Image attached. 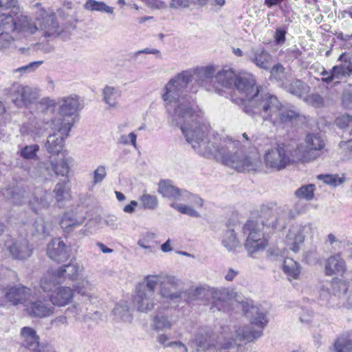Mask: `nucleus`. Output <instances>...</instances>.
Segmentation results:
<instances>
[{"instance_id": "nucleus-41", "label": "nucleus", "mask_w": 352, "mask_h": 352, "mask_svg": "<svg viewBox=\"0 0 352 352\" xmlns=\"http://www.w3.org/2000/svg\"><path fill=\"white\" fill-rule=\"evenodd\" d=\"M141 207L144 210H154L159 205L158 199L155 195L143 193L140 197Z\"/></svg>"}, {"instance_id": "nucleus-46", "label": "nucleus", "mask_w": 352, "mask_h": 352, "mask_svg": "<svg viewBox=\"0 0 352 352\" xmlns=\"http://www.w3.org/2000/svg\"><path fill=\"white\" fill-rule=\"evenodd\" d=\"M314 190L315 186L314 184L304 185L296 191L295 195L299 198L311 200L314 197Z\"/></svg>"}, {"instance_id": "nucleus-10", "label": "nucleus", "mask_w": 352, "mask_h": 352, "mask_svg": "<svg viewBox=\"0 0 352 352\" xmlns=\"http://www.w3.org/2000/svg\"><path fill=\"white\" fill-rule=\"evenodd\" d=\"M296 217V213L288 207L280 206L275 208L263 207L260 217L261 223L274 229H284L287 223Z\"/></svg>"}, {"instance_id": "nucleus-20", "label": "nucleus", "mask_w": 352, "mask_h": 352, "mask_svg": "<svg viewBox=\"0 0 352 352\" xmlns=\"http://www.w3.org/2000/svg\"><path fill=\"white\" fill-rule=\"evenodd\" d=\"M47 254L52 260L60 263L69 257V250L60 239H53L47 245Z\"/></svg>"}, {"instance_id": "nucleus-13", "label": "nucleus", "mask_w": 352, "mask_h": 352, "mask_svg": "<svg viewBox=\"0 0 352 352\" xmlns=\"http://www.w3.org/2000/svg\"><path fill=\"white\" fill-rule=\"evenodd\" d=\"M305 144L302 151L300 147L295 148L298 151L297 156H299V160L309 161L316 159L322 154L326 146L325 140L318 133H308L305 137Z\"/></svg>"}, {"instance_id": "nucleus-51", "label": "nucleus", "mask_w": 352, "mask_h": 352, "mask_svg": "<svg viewBox=\"0 0 352 352\" xmlns=\"http://www.w3.org/2000/svg\"><path fill=\"white\" fill-rule=\"evenodd\" d=\"M53 169L56 175H67L69 171L67 160L62 159L58 163H54L53 161Z\"/></svg>"}, {"instance_id": "nucleus-14", "label": "nucleus", "mask_w": 352, "mask_h": 352, "mask_svg": "<svg viewBox=\"0 0 352 352\" xmlns=\"http://www.w3.org/2000/svg\"><path fill=\"white\" fill-rule=\"evenodd\" d=\"M313 226L311 223L296 224L291 227L286 236V243L289 250L295 253L300 251L306 236H312Z\"/></svg>"}, {"instance_id": "nucleus-34", "label": "nucleus", "mask_w": 352, "mask_h": 352, "mask_svg": "<svg viewBox=\"0 0 352 352\" xmlns=\"http://www.w3.org/2000/svg\"><path fill=\"white\" fill-rule=\"evenodd\" d=\"M56 270L63 283L66 279L74 280L77 278L80 272V265L76 263H70L56 269Z\"/></svg>"}, {"instance_id": "nucleus-57", "label": "nucleus", "mask_w": 352, "mask_h": 352, "mask_svg": "<svg viewBox=\"0 0 352 352\" xmlns=\"http://www.w3.org/2000/svg\"><path fill=\"white\" fill-rule=\"evenodd\" d=\"M271 74L276 80L282 82L285 77V67L278 63L272 68Z\"/></svg>"}, {"instance_id": "nucleus-40", "label": "nucleus", "mask_w": 352, "mask_h": 352, "mask_svg": "<svg viewBox=\"0 0 352 352\" xmlns=\"http://www.w3.org/2000/svg\"><path fill=\"white\" fill-rule=\"evenodd\" d=\"M103 99L104 101L110 107H116L117 104V99L120 96V91L116 89L114 87L106 86L103 89Z\"/></svg>"}, {"instance_id": "nucleus-44", "label": "nucleus", "mask_w": 352, "mask_h": 352, "mask_svg": "<svg viewBox=\"0 0 352 352\" xmlns=\"http://www.w3.org/2000/svg\"><path fill=\"white\" fill-rule=\"evenodd\" d=\"M333 350L335 352H352V340L339 337L334 342Z\"/></svg>"}, {"instance_id": "nucleus-59", "label": "nucleus", "mask_w": 352, "mask_h": 352, "mask_svg": "<svg viewBox=\"0 0 352 352\" xmlns=\"http://www.w3.org/2000/svg\"><path fill=\"white\" fill-rule=\"evenodd\" d=\"M107 173L105 167L103 166H98L94 172L93 183L96 184L101 182L106 177Z\"/></svg>"}, {"instance_id": "nucleus-22", "label": "nucleus", "mask_w": 352, "mask_h": 352, "mask_svg": "<svg viewBox=\"0 0 352 352\" xmlns=\"http://www.w3.org/2000/svg\"><path fill=\"white\" fill-rule=\"evenodd\" d=\"M247 56L257 67L265 70L270 68L272 56L263 47H252Z\"/></svg>"}, {"instance_id": "nucleus-38", "label": "nucleus", "mask_w": 352, "mask_h": 352, "mask_svg": "<svg viewBox=\"0 0 352 352\" xmlns=\"http://www.w3.org/2000/svg\"><path fill=\"white\" fill-rule=\"evenodd\" d=\"M283 270L289 278L297 279L300 274V266L293 258H286L283 262Z\"/></svg>"}, {"instance_id": "nucleus-23", "label": "nucleus", "mask_w": 352, "mask_h": 352, "mask_svg": "<svg viewBox=\"0 0 352 352\" xmlns=\"http://www.w3.org/2000/svg\"><path fill=\"white\" fill-rule=\"evenodd\" d=\"M281 86L288 93L293 96L303 98L310 91L309 85L299 79H294L290 82H282Z\"/></svg>"}, {"instance_id": "nucleus-24", "label": "nucleus", "mask_w": 352, "mask_h": 352, "mask_svg": "<svg viewBox=\"0 0 352 352\" xmlns=\"http://www.w3.org/2000/svg\"><path fill=\"white\" fill-rule=\"evenodd\" d=\"M40 342V337L34 329L30 327H23L21 329L20 344L22 347L30 351Z\"/></svg>"}, {"instance_id": "nucleus-35", "label": "nucleus", "mask_w": 352, "mask_h": 352, "mask_svg": "<svg viewBox=\"0 0 352 352\" xmlns=\"http://www.w3.org/2000/svg\"><path fill=\"white\" fill-rule=\"evenodd\" d=\"M84 220V217L77 218L73 212H65L60 221V226L65 232L69 233L82 225Z\"/></svg>"}, {"instance_id": "nucleus-62", "label": "nucleus", "mask_w": 352, "mask_h": 352, "mask_svg": "<svg viewBox=\"0 0 352 352\" xmlns=\"http://www.w3.org/2000/svg\"><path fill=\"white\" fill-rule=\"evenodd\" d=\"M190 6V0H170L169 7L172 9H184Z\"/></svg>"}, {"instance_id": "nucleus-26", "label": "nucleus", "mask_w": 352, "mask_h": 352, "mask_svg": "<svg viewBox=\"0 0 352 352\" xmlns=\"http://www.w3.org/2000/svg\"><path fill=\"white\" fill-rule=\"evenodd\" d=\"M62 283L60 276H58L56 269H50L41 278L39 285L44 292L52 293L54 291V289Z\"/></svg>"}, {"instance_id": "nucleus-64", "label": "nucleus", "mask_w": 352, "mask_h": 352, "mask_svg": "<svg viewBox=\"0 0 352 352\" xmlns=\"http://www.w3.org/2000/svg\"><path fill=\"white\" fill-rule=\"evenodd\" d=\"M286 30L281 28H278L276 30L274 34L275 41L277 44L280 45L285 41Z\"/></svg>"}, {"instance_id": "nucleus-55", "label": "nucleus", "mask_w": 352, "mask_h": 352, "mask_svg": "<svg viewBox=\"0 0 352 352\" xmlns=\"http://www.w3.org/2000/svg\"><path fill=\"white\" fill-rule=\"evenodd\" d=\"M136 140H137V135L131 132L129 135H122L120 136V138L118 139L117 143L119 144L122 145H128L131 144L133 145L135 148H136Z\"/></svg>"}, {"instance_id": "nucleus-48", "label": "nucleus", "mask_w": 352, "mask_h": 352, "mask_svg": "<svg viewBox=\"0 0 352 352\" xmlns=\"http://www.w3.org/2000/svg\"><path fill=\"white\" fill-rule=\"evenodd\" d=\"M170 207L178 210L182 214H187L192 217H199L200 214L198 212L194 210L192 207L177 204V203H172L170 204Z\"/></svg>"}, {"instance_id": "nucleus-61", "label": "nucleus", "mask_w": 352, "mask_h": 352, "mask_svg": "<svg viewBox=\"0 0 352 352\" xmlns=\"http://www.w3.org/2000/svg\"><path fill=\"white\" fill-rule=\"evenodd\" d=\"M342 104L346 109H352V90L346 89L344 91L342 97Z\"/></svg>"}, {"instance_id": "nucleus-11", "label": "nucleus", "mask_w": 352, "mask_h": 352, "mask_svg": "<svg viewBox=\"0 0 352 352\" xmlns=\"http://www.w3.org/2000/svg\"><path fill=\"white\" fill-rule=\"evenodd\" d=\"M35 20L38 24V33L45 38L52 40L57 38L64 31L56 18L55 13L39 8Z\"/></svg>"}, {"instance_id": "nucleus-4", "label": "nucleus", "mask_w": 352, "mask_h": 352, "mask_svg": "<svg viewBox=\"0 0 352 352\" xmlns=\"http://www.w3.org/2000/svg\"><path fill=\"white\" fill-rule=\"evenodd\" d=\"M94 286L87 279H82L76 286L75 291L80 296L79 300L84 303L94 305L98 302V297L91 292ZM74 296V290L69 287L61 286L54 289L49 296L52 306L65 307L69 305Z\"/></svg>"}, {"instance_id": "nucleus-17", "label": "nucleus", "mask_w": 352, "mask_h": 352, "mask_svg": "<svg viewBox=\"0 0 352 352\" xmlns=\"http://www.w3.org/2000/svg\"><path fill=\"white\" fill-rule=\"evenodd\" d=\"M12 34L16 39H22L35 34L38 32L37 22L31 18L21 14L14 19Z\"/></svg>"}, {"instance_id": "nucleus-37", "label": "nucleus", "mask_w": 352, "mask_h": 352, "mask_svg": "<svg viewBox=\"0 0 352 352\" xmlns=\"http://www.w3.org/2000/svg\"><path fill=\"white\" fill-rule=\"evenodd\" d=\"M113 313L117 320H120L125 322H131L132 320V314L130 312L127 302L125 301H122L118 303L115 306Z\"/></svg>"}, {"instance_id": "nucleus-56", "label": "nucleus", "mask_w": 352, "mask_h": 352, "mask_svg": "<svg viewBox=\"0 0 352 352\" xmlns=\"http://www.w3.org/2000/svg\"><path fill=\"white\" fill-rule=\"evenodd\" d=\"M32 49L43 54H48L54 50V47L49 42H38L32 45Z\"/></svg>"}, {"instance_id": "nucleus-6", "label": "nucleus", "mask_w": 352, "mask_h": 352, "mask_svg": "<svg viewBox=\"0 0 352 352\" xmlns=\"http://www.w3.org/2000/svg\"><path fill=\"white\" fill-rule=\"evenodd\" d=\"M232 300L241 304L242 310L249 320L250 318L248 316V311L252 307L258 308L263 311L267 318V313L263 308L250 305L248 302L243 301L241 296L232 289L223 287L214 288V290L212 291V309L216 308L218 311H227L229 310L230 305Z\"/></svg>"}, {"instance_id": "nucleus-60", "label": "nucleus", "mask_w": 352, "mask_h": 352, "mask_svg": "<svg viewBox=\"0 0 352 352\" xmlns=\"http://www.w3.org/2000/svg\"><path fill=\"white\" fill-rule=\"evenodd\" d=\"M155 238V234L153 233H147L146 235L140 239L138 241V245L142 248L147 249L150 252H153L151 246L149 245V240H152Z\"/></svg>"}, {"instance_id": "nucleus-63", "label": "nucleus", "mask_w": 352, "mask_h": 352, "mask_svg": "<svg viewBox=\"0 0 352 352\" xmlns=\"http://www.w3.org/2000/svg\"><path fill=\"white\" fill-rule=\"evenodd\" d=\"M31 352H56L50 344L45 342H40L35 348L30 350Z\"/></svg>"}, {"instance_id": "nucleus-43", "label": "nucleus", "mask_w": 352, "mask_h": 352, "mask_svg": "<svg viewBox=\"0 0 352 352\" xmlns=\"http://www.w3.org/2000/svg\"><path fill=\"white\" fill-rule=\"evenodd\" d=\"M13 14L2 13L0 14V32H13L14 19Z\"/></svg>"}, {"instance_id": "nucleus-2", "label": "nucleus", "mask_w": 352, "mask_h": 352, "mask_svg": "<svg viewBox=\"0 0 352 352\" xmlns=\"http://www.w3.org/2000/svg\"><path fill=\"white\" fill-rule=\"evenodd\" d=\"M234 87L245 96L241 101L243 111L253 118L260 117L263 121L278 126L291 122L299 116L296 111L284 106L276 95L258 86L251 74H239Z\"/></svg>"}, {"instance_id": "nucleus-36", "label": "nucleus", "mask_w": 352, "mask_h": 352, "mask_svg": "<svg viewBox=\"0 0 352 352\" xmlns=\"http://www.w3.org/2000/svg\"><path fill=\"white\" fill-rule=\"evenodd\" d=\"M83 8L90 12H99L108 15H114L115 14V8L108 6L104 1L87 0L83 5Z\"/></svg>"}, {"instance_id": "nucleus-32", "label": "nucleus", "mask_w": 352, "mask_h": 352, "mask_svg": "<svg viewBox=\"0 0 352 352\" xmlns=\"http://www.w3.org/2000/svg\"><path fill=\"white\" fill-rule=\"evenodd\" d=\"M54 173L53 160L39 162L31 172L32 177L39 181H45L50 179Z\"/></svg>"}, {"instance_id": "nucleus-47", "label": "nucleus", "mask_w": 352, "mask_h": 352, "mask_svg": "<svg viewBox=\"0 0 352 352\" xmlns=\"http://www.w3.org/2000/svg\"><path fill=\"white\" fill-rule=\"evenodd\" d=\"M39 151V146L38 144L28 145L20 151L21 156L27 160H34L37 157V152Z\"/></svg>"}, {"instance_id": "nucleus-42", "label": "nucleus", "mask_w": 352, "mask_h": 352, "mask_svg": "<svg viewBox=\"0 0 352 352\" xmlns=\"http://www.w3.org/2000/svg\"><path fill=\"white\" fill-rule=\"evenodd\" d=\"M222 243L228 251H233L239 245L235 232L233 230H228L223 237Z\"/></svg>"}, {"instance_id": "nucleus-29", "label": "nucleus", "mask_w": 352, "mask_h": 352, "mask_svg": "<svg viewBox=\"0 0 352 352\" xmlns=\"http://www.w3.org/2000/svg\"><path fill=\"white\" fill-rule=\"evenodd\" d=\"M324 270L325 274L328 276L342 275L346 271L345 262L338 254L331 256L327 260Z\"/></svg>"}, {"instance_id": "nucleus-3", "label": "nucleus", "mask_w": 352, "mask_h": 352, "mask_svg": "<svg viewBox=\"0 0 352 352\" xmlns=\"http://www.w3.org/2000/svg\"><path fill=\"white\" fill-rule=\"evenodd\" d=\"M252 325L256 329L248 327L235 328L230 337H223L217 341L211 333L202 331L197 333L192 342L197 347V352H246L245 344L253 342L263 335V329L268 322L265 313L259 309L252 307L248 311Z\"/></svg>"}, {"instance_id": "nucleus-21", "label": "nucleus", "mask_w": 352, "mask_h": 352, "mask_svg": "<svg viewBox=\"0 0 352 352\" xmlns=\"http://www.w3.org/2000/svg\"><path fill=\"white\" fill-rule=\"evenodd\" d=\"M6 245L12 257L15 259L25 260L31 256L32 254V248L25 239L16 240L11 243L7 241Z\"/></svg>"}, {"instance_id": "nucleus-39", "label": "nucleus", "mask_w": 352, "mask_h": 352, "mask_svg": "<svg viewBox=\"0 0 352 352\" xmlns=\"http://www.w3.org/2000/svg\"><path fill=\"white\" fill-rule=\"evenodd\" d=\"M173 322L168 316L157 314L153 319L152 327L155 331H166L170 329Z\"/></svg>"}, {"instance_id": "nucleus-49", "label": "nucleus", "mask_w": 352, "mask_h": 352, "mask_svg": "<svg viewBox=\"0 0 352 352\" xmlns=\"http://www.w3.org/2000/svg\"><path fill=\"white\" fill-rule=\"evenodd\" d=\"M303 100L307 104L316 108L322 107L324 102L323 97L318 93H314L310 95L307 94Z\"/></svg>"}, {"instance_id": "nucleus-1", "label": "nucleus", "mask_w": 352, "mask_h": 352, "mask_svg": "<svg viewBox=\"0 0 352 352\" xmlns=\"http://www.w3.org/2000/svg\"><path fill=\"white\" fill-rule=\"evenodd\" d=\"M214 66L197 67L192 71H183L168 81L162 94L168 122L179 126L186 141L200 155L214 157L238 171L255 170L259 164L258 158L246 155L239 141L228 139L215 146L208 138L209 126L202 122L201 115L196 113L191 104L192 99L184 94L192 79L208 91L219 93L221 89L217 86L207 87L209 82H214Z\"/></svg>"}, {"instance_id": "nucleus-45", "label": "nucleus", "mask_w": 352, "mask_h": 352, "mask_svg": "<svg viewBox=\"0 0 352 352\" xmlns=\"http://www.w3.org/2000/svg\"><path fill=\"white\" fill-rule=\"evenodd\" d=\"M319 179L323 181L326 184L330 185L333 187H336L346 181V178L344 175L340 177L338 175H320L318 176Z\"/></svg>"}, {"instance_id": "nucleus-53", "label": "nucleus", "mask_w": 352, "mask_h": 352, "mask_svg": "<svg viewBox=\"0 0 352 352\" xmlns=\"http://www.w3.org/2000/svg\"><path fill=\"white\" fill-rule=\"evenodd\" d=\"M15 38L12 32H0V50L7 49L10 45L12 41Z\"/></svg>"}, {"instance_id": "nucleus-7", "label": "nucleus", "mask_w": 352, "mask_h": 352, "mask_svg": "<svg viewBox=\"0 0 352 352\" xmlns=\"http://www.w3.org/2000/svg\"><path fill=\"white\" fill-rule=\"evenodd\" d=\"M263 226L259 221L249 220L243 227V233L247 236L244 247L248 256L263 252L267 245V240L263 232Z\"/></svg>"}, {"instance_id": "nucleus-25", "label": "nucleus", "mask_w": 352, "mask_h": 352, "mask_svg": "<svg viewBox=\"0 0 352 352\" xmlns=\"http://www.w3.org/2000/svg\"><path fill=\"white\" fill-rule=\"evenodd\" d=\"M238 74L230 67H226L219 70L214 76V85L217 83L218 87L230 88L235 85V79Z\"/></svg>"}, {"instance_id": "nucleus-12", "label": "nucleus", "mask_w": 352, "mask_h": 352, "mask_svg": "<svg viewBox=\"0 0 352 352\" xmlns=\"http://www.w3.org/2000/svg\"><path fill=\"white\" fill-rule=\"evenodd\" d=\"M154 277L146 276L144 283L134 297V305L140 312L151 311L155 305V283Z\"/></svg>"}, {"instance_id": "nucleus-30", "label": "nucleus", "mask_w": 352, "mask_h": 352, "mask_svg": "<svg viewBox=\"0 0 352 352\" xmlns=\"http://www.w3.org/2000/svg\"><path fill=\"white\" fill-rule=\"evenodd\" d=\"M80 109V102L76 96L63 98L60 101V116H72Z\"/></svg>"}, {"instance_id": "nucleus-15", "label": "nucleus", "mask_w": 352, "mask_h": 352, "mask_svg": "<svg viewBox=\"0 0 352 352\" xmlns=\"http://www.w3.org/2000/svg\"><path fill=\"white\" fill-rule=\"evenodd\" d=\"M8 96L18 107L33 103L37 98L36 89L28 85L14 82L8 89Z\"/></svg>"}, {"instance_id": "nucleus-8", "label": "nucleus", "mask_w": 352, "mask_h": 352, "mask_svg": "<svg viewBox=\"0 0 352 352\" xmlns=\"http://www.w3.org/2000/svg\"><path fill=\"white\" fill-rule=\"evenodd\" d=\"M155 278V287L159 285V294L164 302L178 303L184 294L182 282L174 276L149 275Z\"/></svg>"}, {"instance_id": "nucleus-50", "label": "nucleus", "mask_w": 352, "mask_h": 352, "mask_svg": "<svg viewBox=\"0 0 352 352\" xmlns=\"http://www.w3.org/2000/svg\"><path fill=\"white\" fill-rule=\"evenodd\" d=\"M213 290L214 287H197L193 291V296L195 299L197 300H208L210 297L212 298V291Z\"/></svg>"}, {"instance_id": "nucleus-54", "label": "nucleus", "mask_w": 352, "mask_h": 352, "mask_svg": "<svg viewBox=\"0 0 352 352\" xmlns=\"http://www.w3.org/2000/svg\"><path fill=\"white\" fill-rule=\"evenodd\" d=\"M43 63V60H38L31 62L29 64L19 67L14 70V72H19L21 74L31 73L34 72L39 66H41Z\"/></svg>"}, {"instance_id": "nucleus-9", "label": "nucleus", "mask_w": 352, "mask_h": 352, "mask_svg": "<svg viewBox=\"0 0 352 352\" xmlns=\"http://www.w3.org/2000/svg\"><path fill=\"white\" fill-rule=\"evenodd\" d=\"M72 124L69 120L59 117L52 120L50 122L52 129L57 131L47 138L45 148L52 155H58L63 150L65 138L69 136Z\"/></svg>"}, {"instance_id": "nucleus-31", "label": "nucleus", "mask_w": 352, "mask_h": 352, "mask_svg": "<svg viewBox=\"0 0 352 352\" xmlns=\"http://www.w3.org/2000/svg\"><path fill=\"white\" fill-rule=\"evenodd\" d=\"M54 198L59 206H62L64 202L69 201L71 198V190L69 181L67 178L58 182L53 190Z\"/></svg>"}, {"instance_id": "nucleus-58", "label": "nucleus", "mask_w": 352, "mask_h": 352, "mask_svg": "<svg viewBox=\"0 0 352 352\" xmlns=\"http://www.w3.org/2000/svg\"><path fill=\"white\" fill-rule=\"evenodd\" d=\"M351 122L352 116L349 114L342 115L338 117L335 121L336 126L341 129H345Z\"/></svg>"}, {"instance_id": "nucleus-5", "label": "nucleus", "mask_w": 352, "mask_h": 352, "mask_svg": "<svg viewBox=\"0 0 352 352\" xmlns=\"http://www.w3.org/2000/svg\"><path fill=\"white\" fill-rule=\"evenodd\" d=\"M298 150L292 149L289 146L284 144H275L265 151L264 162L267 167L280 170L291 163L299 160L297 156Z\"/></svg>"}, {"instance_id": "nucleus-27", "label": "nucleus", "mask_w": 352, "mask_h": 352, "mask_svg": "<svg viewBox=\"0 0 352 352\" xmlns=\"http://www.w3.org/2000/svg\"><path fill=\"white\" fill-rule=\"evenodd\" d=\"M52 201V196L49 192L41 188H36L30 204L34 211L37 212L38 209L48 208Z\"/></svg>"}, {"instance_id": "nucleus-16", "label": "nucleus", "mask_w": 352, "mask_h": 352, "mask_svg": "<svg viewBox=\"0 0 352 352\" xmlns=\"http://www.w3.org/2000/svg\"><path fill=\"white\" fill-rule=\"evenodd\" d=\"M0 293L3 295L5 302L13 305L21 304L25 307L32 296L31 289L21 284L0 290Z\"/></svg>"}, {"instance_id": "nucleus-33", "label": "nucleus", "mask_w": 352, "mask_h": 352, "mask_svg": "<svg viewBox=\"0 0 352 352\" xmlns=\"http://www.w3.org/2000/svg\"><path fill=\"white\" fill-rule=\"evenodd\" d=\"M52 229L51 222L46 221L43 218L38 217L32 223L31 231L33 236L38 239H41L48 236Z\"/></svg>"}, {"instance_id": "nucleus-52", "label": "nucleus", "mask_w": 352, "mask_h": 352, "mask_svg": "<svg viewBox=\"0 0 352 352\" xmlns=\"http://www.w3.org/2000/svg\"><path fill=\"white\" fill-rule=\"evenodd\" d=\"M0 8L6 10H10L9 13L14 16L19 13L20 8L17 0H0Z\"/></svg>"}, {"instance_id": "nucleus-28", "label": "nucleus", "mask_w": 352, "mask_h": 352, "mask_svg": "<svg viewBox=\"0 0 352 352\" xmlns=\"http://www.w3.org/2000/svg\"><path fill=\"white\" fill-rule=\"evenodd\" d=\"M351 73L352 63L345 60L340 65L333 67L331 70V74L327 77L322 78L321 80L327 84H329L333 79H342L343 77L349 76Z\"/></svg>"}, {"instance_id": "nucleus-18", "label": "nucleus", "mask_w": 352, "mask_h": 352, "mask_svg": "<svg viewBox=\"0 0 352 352\" xmlns=\"http://www.w3.org/2000/svg\"><path fill=\"white\" fill-rule=\"evenodd\" d=\"M158 192L162 197L173 201H183L190 196L186 190L180 189L173 185L170 180H162L158 184Z\"/></svg>"}, {"instance_id": "nucleus-19", "label": "nucleus", "mask_w": 352, "mask_h": 352, "mask_svg": "<svg viewBox=\"0 0 352 352\" xmlns=\"http://www.w3.org/2000/svg\"><path fill=\"white\" fill-rule=\"evenodd\" d=\"M25 310L30 316L40 318L50 317L54 313L52 305L40 299L29 300L25 305Z\"/></svg>"}]
</instances>
